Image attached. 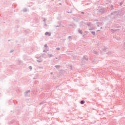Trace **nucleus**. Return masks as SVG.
Returning a JSON list of instances; mask_svg holds the SVG:
<instances>
[{
  "label": "nucleus",
  "instance_id": "5",
  "mask_svg": "<svg viewBox=\"0 0 125 125\" xmlns=\"http://www.w3.org/2000/svg\"><path fill=\"white\" fill-rule=\"evenodd\" d=\"M79 33H80V34H83V31H79Z\"/></svg>",
  "mask_w": 125,
  "mask_h": 125
},
{
  "label": "nucleus",
  "instance_id": "2",
  "mask_svg": "<svg viewBox=\"0 0 125 125\" xmlns=\"http://www.w3.org/2000/svg\"><path fill=\"white\" fill-rule=\"evenodd\" d=\"M22 11L23 12H27L28 11V10L27 9V8H24L23 9Z\"/></svg>",
  "mask_w": 125,
  "mask_h": 125
},
{
  "label": "nucleus",
  "instance_id": "6",
  "mask_svg": "<svg viewBox=\"0 0 125 125\" xmlns=\"http://www.w3.org/2000/svg\"><path fill=\"white\" fill-rule=\"evenodd\" d=\"M29 69H30V70H32V66H29Z\"/></svg>",
  "mask_w": 125,
  "mask_h": 125
},
{
  "label": "nucleus",
  "instance_id": "4",
  "mask_svg": "<svg viewBox=\"0 0 125 125\" xmlns=\"http://www.w3.org/2000/svg\"><path fill=\"white\" fill-rule=\"evenodd\" d=\"M45 35H49V36H50V34H49V33H48V32H46L45 33Z\"/></svg>",
  "mask_w": 125,
  "mask_h": 125
},
{
  "label": "nucleus",
  "instance_id": "3",
  "mask_svg": "<svg viewBox=\"0 0 125 125\" xmlns=\"http://www.w3.org/2000/svg\"><path fill=\"white\" fill-rule=\"evenodd\" d=\"M81 104H84V101H82L81 102Z\"/></svg>",
  "mask_w": 125,
  "mask_h": 125
},
{
  "label": "nucleus",
  "instance_id": "1",
  "mask_svg": "<svg viewBox=\"0 0 125 125\" xmlns=\"http://www.w3.org/2000/svg\"><path fill=\"white\" fill-rule=\"evenodd\" d=\"M30 94V90H27L24 93L25 96H28Z\"/></svg>",
  "mask_w": 125,
  "mask_h": 125
}]
</instances>
